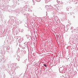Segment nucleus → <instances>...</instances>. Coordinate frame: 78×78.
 Masks as SVG:
<instances>
[{
    "label": "nucleus",
    "instance_id": "f257e3e1",
    "mask_svg": "<svg viewBox=\"0 0 78 78\" xmlns=\"http://www.w3.org/2000/svg\"><path fill=\"white\" fill-rule=\"evenodd\" d=\"M44 67H46L47 65L45 64H44Z\"/></svg>",
    "mask_w": 78,
    "mask_h": 78
}]
</instances>
